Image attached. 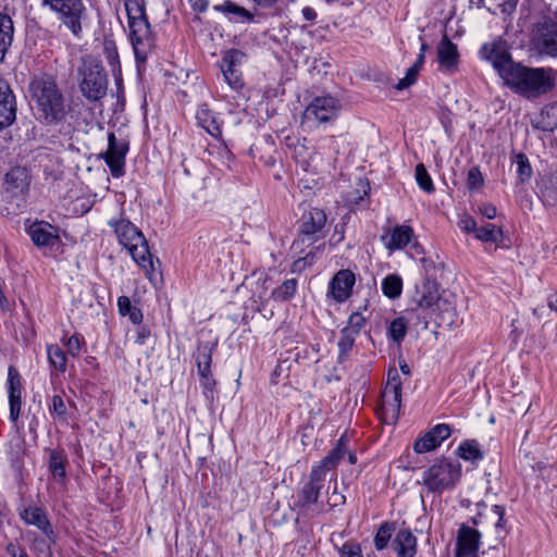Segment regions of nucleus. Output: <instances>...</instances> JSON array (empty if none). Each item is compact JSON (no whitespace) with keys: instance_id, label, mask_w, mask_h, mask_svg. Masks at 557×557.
<instances>
[{"instance_id":"nucleus-9","label":"nucleus","mask_w":557,"mask_h":557,"mask_svg":"<svg viewBox=\"0 0 557 557\" xmlns=\"http://www.w3.org/2000/svg\"><path fill=\"white\" fill-rule=\"evenodd\" d=\"M51 10L59 14V18L75 36L82 33V20L86 14L83 0H42Z\"/></svg>"},{"instance_id":"nucleus-43","label":"nucleus","mask_w":557,"mask_h":557,"mask_svg":"<svg viewBox=\"0 0 557 557\" xmlns=\"http://www.w3.org/2000/svg\"><path fill=\"white\" fill-rule=\"evenodd\" d=\"M515 161L517 164V174L519 182L521 184L528 183L531 180L533 173L528 157L524 153L520 152L516 154Z\"/></svg>"},{"instance_id":"nucleus-20","label":"nucleus","mask_w":557,"mask_h":557,"mask_svg":"<svg viewBox=\"0 0 557 557\" xmlns=\"http://www.w3.org/2000/svg\"><path fill=\"white\" fill-rule=\"evenodd\" d=\"M21 518L26 524L36 525L46 535L49 543H54L55 533L49 522L46 512L36 506H29L21 512Z\"/></svg>"},{"instance_id":"nucleus-19","label":"nucleus","mask_w":557,"mask_h":557,"mask_svg":"<svg viewBox=\"0 0 557 557\" xmlns=\"http://www.w3.org/2000/svg\"><path fill=\"white\" fill-rule=\"evenodd\" d=\"M16 119L15 97L9 85L0 79V131L10 126Z\"/></svg>"},{"instance_id":"nucleus-36","label":"nucleus","mask_w":557,"mask_h":557,"mask_svg":"<svg viewBox=\"0 0 557 557\" xmlns=\"http://www.w3.org/2000/svg\"><path fill=\"white\" fill-rule=\"evenodd\" d=\"M298 282L296 278L285 280L280 286L274 288L271 297L276 301H287L296 294Z\"/></svg>"},{"instance_id":"nucleus-16","label":"nucleus","mask_w":557,"mask_h":557,"mask_svg":"<svg viewBox=\"0 0 557 557\" xmlns=\"http://www.w3.org/2000/svg\"><path fill=\"white\" fill-rule=\"evenodd\" d=\"M438 70L445 74H453L458 69L459 53L455 45L446 35L436 47Z\"/></svg>"},{"instance_id":"nucleus-27","label":"nucleus","mask_w":557,"mask_h":557,"mask_svg":"<svg viewBox=\"0 0 557 557\" xmlns=\"http://www.w3.org/2000/svg\"><path fill=\"white\" fill-rule=\"evenodd\" d=\"M533 127L543 132H553L557 128V102L546 104L533 122Z\"/></svg>"},{"instance_id":"nucleus-12","label":"nucleus","mask_w":557,"mask_h":557,"mask_svg":"<svg viewBox=\"0 0 557 557\" xmlns=\"http://www.w3.org/2000/svg\"><path fill=\"white\" fill-rule=\"evenodd\" d=\"M532 41L542 52L557 57V21L544 17L534 25Z\"/></svg>"},{"instance_id":"nucleus-31","label":"nucleus","mask_w":557,"mask_h":557,"mask_svg":"<svg viewBox=\"0 0 557 557\" xmlns=\"http://www.w3.org/2000/svg\"><path fill=\"white\" fill-rule=\"evenodd\" d=\"M457 455L466 461L478 462L484 458L480 444L476 440H467L457 448Z\"/></svg>"},{"instance_id":"nucleus-60","label":"nucleus","mask_w":557,"mask_h":557,"mask_svg":"<svg viewBox=\"0 0 557 557\" xmlns=\"http://www.w3.org/2000/svg\"><path fill=\"white\" fill-rule=\"evenodd\" d=\"M7 552L11 557H29L27 553L15 544H9Z\"/></svg>"},{"instance_id":"nucleus-48","label":"nucleus","mask_w":557,"mask_h":557,"mask_svg":"<svg viewBox=\"0 0 557 557\" xmlns=\"http://www.w3.org/2000/svg\"><path fill=\"white\" fill-rule=\"evenodd\" d=\"M383 393L401 395V381L395 368L388 370L387 383Z\"/></svg>"},{"instance_id":"nucleus-45","label":"nucleus","mask_w":557,"mask_h":557,"mask_svg":"<svg viewBox=\"0 0 557 557\" xmlns=\"http://www.w3.org/2000/svg\"><path fill=\"white\" fill-rule=\"evenodd\" d=\"M414 176H416L418 186L422 190H424L428 194H431L434 191L435 188H434L433 181H432L431 176L429 175L425 166L422 163H418L416 165Z\"/></svg>"},{"instance_id":"nucleus-2","label":"nucleus","mask_w":557,"mask_h":557,"mask_svg":"<svg viewBox=\"0 0 557 557\" xmlns=\"http://www.w3.org/2000/svg\"><path fill=\"white\" fill-rule=\"evenodd\" d=\"M506 75L504 83L507 87L524 98L532 99L554 89L557 71L552 67H529L518 63Z\"/></svg>"},{"instance_id":"nucleus-3","label":"nucleus","mask_w":557,"mask_h":557,"mask_svg":"<svg viewBox=\"0 0 557 557\" xmlns=\"http://www.w3.org/2000/svg\"><path fill=\"white\" fill-rule=\"evenodd\" d=\"M412 300L417 309L425 312V318L433 320L438 326H450L456 322V309L448 299L438 294L435 280L425 277L422 285L417 286Z\"/></svg>"},{"instance_id":"nucleus-54","label":"nucleus","mask_w":557,"mask_h":557,"mask_svg":"<svg viewBox=\"0 0 557 557\" xmlns=\"http://www.w3.org/2000/svg\"><path fill=\"white\" fill-rule=\"evenodd\" d=\"M431 434L434 436V438L442 444L443 441H445L447 437L450 436L451 428L449 424L446 423H440L433 426L430 430Z\"/></svg>"},{"instance_id":"nucleus-21","label":"nucleus","mask_w":557,"mask_h":557,"mask_svg":"<svg viewBox=\"0 0 557 557\" xmlns=\"http://www.w3.org/2000/svg\"><path fill=\"white\" fill-rule=\"evenodd\" d=\"M27 233L37 247H53L59 242L57 230L47 222L33 223Z\"/></svg>"},{"instance_id":"nucleus-37","label":"nucleus","mask_w":557,"mask_h":557,"mask_svg":"<svg viewBox=\"0 0 557 557\" xmlns=\"http://www.w3.org/2000/svg\"><path fill=\"white\" fill-rule=\"evenodd\" d=\"M395 532V523L393 522H384L382 523L374 536V547L376 550H383L388 546V543L392 540V536Z\"/></svg>"},{"instance_id":"nucleus-61","label":"nucleus","mask_w":557,"mask_h":557,"mask_svg":"<svg viewBox=\"0 0 557 557\" xmlns=\"http://www.w3.org/2000/svg\"><path fill=\"white\" fill-rule=\"evenodd\" d=\"M10 404V420L12 422H16L18 420L20 413H21V403H9Z\"/></svg>"},{"instance_id":"nucleus-52","label":"nucleus","mask_w":557,"mask_h":557,"mask_svg":"<svg viewBox=\"0 0 557 557\" xmlns=\"http://www.w3.org/2000/svg\"><path fill=\"white\" fill-rule=\"evenodd\" d=\"M338 552L339 557H363L361 546L356 542L344 543Z\"/></svg>"},{"instance_id":"nucleus-11","label":"nucleus","mask_w":557,"mask_h":557,"mask_svg":"<svg viewBox=\"0 0 557 557\" xmlns=\"http://www.w3.org/2000/svg\"><path fill=\"white\" fill-rule=\"evenodd\" d=\"M325 224L326 214L322 209L310 208L308 211H305L299 221V237L294 242L293 247H298L306 240L309 242V244L315 243L322 237Z\"/></svg>"},{"instance_id":"nucleus-30","label":"nucleus","mask_w":557,"mask_h":557,"mask_svg":"<svg viewBox=\"0 0 557 557\" xmlns=\"http://www.w3.org/2000/svg\"><path fill=\"white\" fill-rule=\"evenodd\" d=\"M13 22L8 14L0 13V61L3 60L13 40Z\"/></svg>"},{"instance_id":"nucleus-44","label":"nucleus","mask_w":557,"mask_h":557,"mask_svg":"<svg viewBox=\"0 0 557 557\" xmlns=\"http://www.w3.org/2000/svg\"><path fill=\"white\" fill-rule=\"evenodd\" d=\"M407 320L404 317L394 319L388 326L387 333L389 337L397 344H400L407 333Z\"/></svg>"},{"instance_id":"nucleus-58","label":"nucleus","mask_w":557,"mask_h":557,"mask_svg":"<svg viewBox=\"0 0 557 557\" xmlns=\"http://www.w3.org/2000/svg\"><path fill=\"white\" fill-rule=\"evenodd\" d=\"M344 504H345V496L337 493L336 488H335L334 492L332 493V495L327 498L325 508L327 507V509H332V508H335V507L344 505Z\"/></svg>"},{"instance_id":"nucleus-41","label":"nucleus","mask_w":557,"mask_h":557,"mask_svg":"<svg viewBox=\"0 0 557 557\" xmlns=\"http://www.w3.org/2000/svg\"><path fill=\"white\" fill-rule=\"evenodd\" d=\"M505 508L499 505H494L491 508V519L494 520L495 534L497 540H503L507 533L506 521L504 519Z\"/></svg>"},{"instance_id":"nucleus-1","label":"nucleus","mask_w":557,"mask_h":557,"mask_svg":"<svg viewBox=\"0 0 557 557\" xmlns=\"http://www.w3.org/2000/svg\"><path fill=\"white\" fill-rule=\"evenodd\" d=\"M28 91L37 117L44 124L55 125L65 120L70 108L53 77H35L29 84Z\"/></svg>"},{"instance_id":"nucleus-13","label":"nucleus","mask_w":557,"mask_h":557,"mask_svg":"<svg viewBox=\"0 0 557 557\" xmlns=\"http://www.w3.org/2000/svg\"><path fill=\"white\" fill-rule=\"evenodd\" d=\"M128 141L117 139L114 133L108 134V149L102 154L113 177H121L125 174V158L128 152Z\"/></svg>"},{"instance_id":"nucleus-23","label":"nucleus","mask_w":557,"mask_h":557,"mask_svg":"<svg viewBox=\"0 0 557 557\" xmlns=\"http://www.w3.org/2000/svg\"><path fill=\"white\" fill-rule=\"evenodd\" d=\"M397 557H414L417 554V537L408 529H400L391 544Z\"/></svg>"},{"instance_id":"nucleus-22","label":"nucleus","mask_w":557,"mask_h":557,"mask_svg":"<svg viewBox=\"0 0 557 557\" xmlns=\"http://www.w3.org/2000/svg\"><path fill=\"white\" fill-rule=\"evenodd\" d=\"M28 186V174L24 168H13L5 174L3 187L11 197L24 195Z\"/></svg>"},{"instance_id":"nucleus-38","label":"nucleus","mask_w":557,"mask_h":557,"mask_svg":"<svg viewBox=\"0 0 557 557\" xmlns=\"http://www.w3.org/2000/svg\"><path fill=\"white\" fill-rule=\"evenodd\" d=\"M65 457L61 451L55 449L50 451L49 455V469L55 480H63L65 478Z\"/></svg>"},{"instance_id":"nucleus-29","label":"nucleus","mask_w":557,"mask_h":557,"mask_svg":"<svg viewBox=\"0 0 557 557\" xmlns=\"http://www.w3.org/2000/svg\"><path fill=\"white\" fill-rule=\"evenodd\" d=\"M413 236V230L407 225H397L393 228L391 238L386 243V248L397 250L405 248Z\"/></svg>"},{"instance_id":"nucleus-47","label":"nucleus","mask_w":557,"mask_h":557,"mask_svg":"<svg viewBox=\"0 0 557 557\" xmlns=\"http://www.w3.org/2000/svg\"><path fill=\"white\" fill-rule=\"evenodd\" d=\"M440 446V443L434 438V436L429 431L422 437L418 438L413 444V449L418 454L428 453L434 450Z\"/></svg>"},{"instance_id":"nucleus-49","label":"nucleus","mask_w":557,"mask_h":557,"mask_svg":"<svg viewBox=\"0 0 557 557\" xmlns=\"http://www.w3.org/2000/svg\"><path fill=\"white\" fill-rule=\"evenodd\" d=\"M366 325V318L360 312H354L350 314L347 325L343 327V330L348 331V333L358 336L361 330Z\"/></svg>"},{"instance_id":"nucleus-32","label":"nucleus","mask_w":557,"mask_h":557,"mask_svg":"<svg viewBox=\"0 0 557 557\" xmlns=\"http://www.w3.org/2000/svg\"><path fill=\"white\" fill-rule=\"evenodd\" d=\"M503 237L504 233L502 227L492 223H485L481 227H478L475 232V238L483 243L499 244L503 240Z\"/></svg>"},{"instance_id":"nucleus-28","label":"nucleus","mask_w":557,"mask_h":557,"mask_svg":"<svg viewBox=\"0 0 557 557\" xmlns=\"http://www.w3.org/2000/svg\"><path fill=\"white\" fill-rule=\"evenodd\" d=\"M197 122L208 134L214 138H219L222 135L221 127L216 122L213 112L208 108L207 104L201 106L196 114Z\"/></svg>"},{"instance_id":"nucleus-8","label":"nucleus","mask_w":557,"mask_h":557,"mask_svg":"<svg viewBox=\"0 0 557 557\" xmlns=\"http://www.w3.org/2000/svg\"><path fill=\"white\" fill-rule=\"evenodd\" d=\"M325 486V476L321 470L311 469L308 481L297 494L295 508L302 515H319L325 511V504L320 498Z\"/></svg>"},{"instance_id":"nucleus-57","label":"nucleus","mask_w":557,"mask_h":557,"mask_svg":"<svg viewBox=\"0 0 557 557\" xmlns=\"http://www.w3.org/2000/svg\"><path fill=\"white\" fill-rule=\"evenodd\" d=\"M458 226L462 231L468 232V233L476 232V230H478L475 220L471 215H468V214H465L460 218V220L458 222Z\"/></svg>"},{"instance_id":"nucleus-56","label":"nucleus","mask_w":557,"mask_h":557,"mask_svg":"<svg viewBox=\"0 0 557 557\" xmlns=\"http://www.w3.org/2000/svg\"><path fill=\"white\" fill-rule=\"evenodd\" d=\"M9 392L21 391V376L14 367H10L8 371Z\"/></svg>"},{"instance_id":"nucleus-55","label":"nucleus","mask_w":557,"mask_h":557,"mask_svg":"<svg viewBox=\"0 0 557 557\" xmlns=\"http://www.w3.org/2000/svg\"><path fill=\"white\" fill-rule=\"evenodd\" d=\"M484 183L483 176L478 168H472L468 172L467 185L469 189H476Z\"/></svg>"},{"instance_id":"nucleus-64","label":"nucleus","mask_w":557,"mask_h":557,"mask_svg":"<svg viewBox=\"0 0 557 557\" xmlns=\"http://www.w3.org/2000/svg\"><path fill=\"white\" fill-rule=\"evenodd\" d=\"M421 263H422L423 269L426 272V275L429 274V272L431 270L435 269V262L433 260H431V259L422 258L421 259Z\"/></svg>"},{"instance_id":"nucleus-15","label":"nucleus","mask_w":557,"mask_h":557,"mask_svg":"<svg viewBox=\"0 0 557 557\" xmlns=\"http://www.w3.org/2000/svg\"><path fill=\"white\" fill-rule=\"evenodd\" d=\"M246 54L237 49H231L224 53L221 60V71L225 82L233 88L239 89L243 87L242 73L238 66L242 64Z\"/></svg>"},{"instance_id":"nucleus-5","label":"nucleus","mask_w":557,"mask_h":557,"mask_svg":"<svg viewBox=\"0 0 557 557\" xmlns=\"http://www.w3.org/2000/svg\"><path fill=\"white\" fill-rule=\"evenodd\" d=\"M109 225L113 228L119 243L131 253L133 260L147 273L156 270L148 243L143 233L128 220H111Z\"/></svg>"},{"instance_id":"nucleus-4","label":"nucleus","mask_w":557,"mask_h":557,"mask_svg":"<svg viewBox=\"0 0 557 557\" xmlns=\"http://www.w3.org/2000/svg\"><path fill=\"white\" fill-rule=\"evenodd\" d=\"M129 36L137 66L145 64L154 48V38L148 22L143 0H125Z\"/></svg>"},{"instance_id":"nucleus-18","label":"nucleus","mask_w":557,"mask_h":557,"mask_svg":"<svg viewBox=\"0 0 557 557\" xmlns=\"http://www.w3.org/2000/svg\"><path fill=\"white\" fill-rule=\"evenodd\" d=\"M481 533L462 524L458 530L456 557H479Z\"/></svg>"},{"instance_id":"nucleus-63","label":"nucleus","mask_w":557,"mask_h":557,"mask_svg":"<svg viewBox=\"0 0 557 557\" xmlns=\"http://www.w3.org/2000/svg\"><path fill=\"white\" fill-rule=\"evenodd\" d=\"M202 379V385L207 391L212 392V387L214 385V380L212 379L211 373L208 375H200Z\"/></svg>"},{"instance_id":"nucleus-59","label":"nucleus","mask_w":557,"mask_h":557,"mask_svg":"<svg viewBox=\"0 0 557 557\" xmlns=\"http://www.w3.org/2000/svg\"><path fill=\"white\" fill-rule=\"evenodd\" d=\"M480 213L488 220H492L496 216L497 210L496 207L492 203H482L479 206Z\"/></svg>"},{"instance_id":"nucleus-51","label":"nucleus","mask_w":557,"mask_h":557,"mask_svg":"<svg viewBox=\"0 0 557 557\" xmlns=\"http://www.w3.org/2000/svg\"><path fill=\"white\" fill-rule=\"evenodd\" d=\"M62 343L66 348V351L72 357H78L81 355V346L84 343V338L79 336L78 334H74L70 337H63Z\"/></svg>"},{"instance_id":"nucleus-17","label":"nucleus","mask_w":557,"mask_h":557,"mask_svg":"<svg viewBox=\"0 0 557 557\" xmlns=\"http://www.w3.org/2000/svg\"><path fill=\"white\" fill-rule=\"evenodd\" d=\"M356 276L350 270L338 271L330 282L327 295L337 302H344L351 295Z\"/></svg>"},{"instance_id":"nucleus-42","label":"nucleus","mask_w":557,"mask_h":557,"mask_svg":"<svg viewBox=\"0 0 557 557\" xmlns=\"http://www.w3.org/2000/svg\"><path fill=\"white\" fill-rule=\"evenodd\" d=\"M357 336L354 334L348 333V331H345L342 329L341 331V338L337 343L338 347V360L339 362H343L346 360L349 356V352L351 351Z\"/></svg>"},{"instance_id":"nucleus-34","label":"nucleus","mask_w":557,"mask_h":557,"mask_svg":"<svg viewBox=\"0 0 557 557\" xmlns=\"http://www.w3.org/2000/svg\"><path fill=\"white\" fill-rule=\"evenodd\" d=\"M382 292L389 299H397L403 292V280L398 274H388L382 281Z\"/></svg>"},{"instance_id":"nucleus-33","label":"nucleus","mask_w":557,"mask_h":557,"mask_svg":"<svg viewBox=\"0 0 557 557\" xmlns=\"http://www.w3.org/2000/svg\"><path fill=\"white\" fill-rule=\"evenodd\" d=\"M539 197L546 206H554L557 202V187L553 178H542L537 183Z\"/></svg>"},{"instance_id":"nucleus-46","label":"nucleus","mask_w":557,"mask_h":557,"mask_svg":"<svg viewBox=\"0 0 557 557\" xmlns=\"http://www.w3.org/2000/svg\"><path fill=\"white\" fill-rule=\"evenodd\" d=\"M103 54L106 57L107 62L114 71L116 67H120V58L117 52L116 44L111 38H104L103 40Z\"/></svg>"},{"instance_id":"nucleus-50","label":"nucleus","mask_w":557,"mask_h":557,"mask_svg":"<svg viewBox=\"0 0 557 557\" xmlns=\"http://www.w3.org/2000/svg\"><path fill=\"white\" fill-rule=\"evenodd\" d=\"M50 413L60 420H66V406L63 398L60 395H54L51 399V404L49 406Z\"/></svg>"},{"instance_id":"nucleus-35","label":"nucleus","mask_w":557,"mask_h":557,"mask_svg":"<svg viewBox=\"0 0 557 557\" xmlns=\"http://www.w3.org/2000/svg\"><path fill=\"white\" fill-rule=\"evenodd\" d=\"M212 347L208 344L199 345L196 351V363L199 375H208L211 372Z\"/></svg>"},{"instance_id":"nucleus-25","label":"nucleus","mask_w":557,"mask_h":557,"mask_svg":"<svg viewBox=\"0 0 557 557\" xmlns=\"http://www.w3.org/2000/svg\"><path fill=\"white\" fill-rule=\"evenodd\" d=\"M401 395L382 393L380 417L386 424H395L399 418Z\"/></svg>"},{"instance_id":"nucleus-53","label":"nucleus","mask_w":557,"mask_h":557,"mask_svg":"<svg viewBox=\"0 0 557 557\" xmlns=\"http://www.w3.org/2000/svg\"><path fill=\"white\" fill-rule=\"evenodd\" d=\"M420 70H418L417 67H414L413 65L410 66L408 70H407V73L405 75V77H403L396 85V89L398 90H403V89H406L408 88L409 86L413 85L416 82H417V77H418V74H419Z\"/></svg>"},{"instance_id":"nucleus-24","label":"nucleus","mask_w":557,"mask_h":557,"mask_svg":"<svg viewBox=\"0 0 557 557\" xmlns=\"http://www.w3.org/2000/svg\"><path fill=\"white\" fill-rule=\"evenodd\" d=\"M347 453V440L345 435H342L335 447L318 463L313 465L311 469L321 470L322 474L326 476V473L337 467L339 461L344 458Z\"/></svg>"},{"instance_id":"nucleus-62","label":"nucleus","mask_w":557,"mask_h":557,"mask_svg":"<svg viewBox=\"0 0 557 557\" xmlns=\"http://www.w3.org/2000/svg\"><path fill=\"white\" fill-rule=\"evenodd\" d=\"M302 16L306 21L312 22L317 17V12L311 7H305L301 11Z\"/></svg>"},{"instance_id":"nucleus-14","label":"nucleus","mask_w":557,"mask_h":557,"mask_svg":"<svg viewBox=\"0 0 557 557\" xmlns=\"http://www.w3.org/2000/svg\"><path fill=\"white\" fill-rule=\"evenodd\" d=\"M481 51L484 58L492 63L504 82L507 78L506 74H509L513 66L518 64L512 61L510 53L502 42L485 44Z\"/></svg>"},{"instance_id":"nucleus-7","label":"nucleus","mask_w":557,"mask_h":557,"mask_svg":"<svg viewBox=\"0 0 557 557\" xmlns=\"http://www.w3.org/2000/svg\"><path fill=\"white\" fill-rule=\"evenodd\" d=\"M79 90L89 101H98L107 94L108 78L103 66L91 57L83 58L78 67Z\"/></svg>"},{"instance_id":"nucleus-40","label":"nucleus","mask_w":557,"mask_h":557,"mask_svg":"<svg viewBox=\"0 0 557 557\" xmlns=\"http://www.w3.org/2000/svg\"><path fill=\"white\" fill-rule=\"evenodd\" d=\"M47 355L50 364L60 372L66 370V356L65 352L58 345L47 346Z\"/></svg>"},{"instance_id":"nucleus-10","label":"nucleus","mask_w":557,"mask_h":557,"mask_svg":"<svg viewBox=\"0 0 557 557\" xmlns=\"http://www.w3.org/2000/svg\"><path fill=\"white\" fill-rule=\"evenodd\" d=\"M341 110L338 98L331 95L318 96L306 107L302 119L308 122L329 123L338 117Z\"/></svg>"},{"instance_id":"nucleus-26","label":"nucleus","mask_w":557,"mask_h":557,"mask_svg":"<svg viewBox=\"0 0 557 557\" xmlns=\"http://www.w3.org/2000/svg\"><path fill=\"white\" fill-rule=\"evenodd\" d=\"M214 10L224 14V16L232 23H251L255 18L250 11L230 0L214 5Z\"/></svg>"},{"instance_id":"nucleus-39","label":"nucleus","mask_w":557,"mask_h":557,"mask_svg":"<svg viewBox=\"0 0 557 557\" xmlns=\"http://www.w3.org/2000/svg\"><path fill=\"white\" fill-rule=\"evenodd\" d=\"M119 311L122 315H128L129 320L139 324L143 321V313L140 309L134 307L127 296H120L117 299Z\"/></svg>"},{"instance_id":"nucleus-6","label":"nucleus","mask_w":557,"mask_h":557,"mask_svg":"<svg viewBox=\"0 0 557 557\" xmlns=\"http://www.w3.org/2000/svg\"><path fill=\"white\" fill-rule=\"evenodd\" d=\"M460 479V462L445 457L435 459L422 473V483L429 492L436 494L453 490Z\"/></svg>"}]
</instances>
